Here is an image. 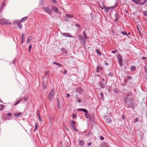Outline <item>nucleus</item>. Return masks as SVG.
<instances>
[{"label":"nucleus","mask_w":147,"mask_h":147,"mask_svg":"<svg viewBox=\"0 0 147 147\" xmlns=\"http://www.w3.org/2000/svg\"><path fill=\"white\" fill-rule=\"evenodd\" d=\"M5 1H3L2 2L0 7V10H1L3 9L5 5Z\"/></svg>","instance_id":"dca6fc26"},{"label":"nucleus","mask_w":147,"mask_h":147,"mask_svg":"<svg viewBox=\"0 0 147 147\" xmlns=\"http://www.w3.org/2000/svg\"><path fill=\"white\" fill-rule=\"evenodd\" d=\"M19 23V22H18V20H16L14 21L13 22V25H16V24H18V23Z\"/></svg>","instance_id":"49530a36"},{"label":"nucleus","mask_w":147,"mask_h":147,"mask_svg":"<svg viewBox=\"0 0 147 147\" xmlns=\"http://www.w3.org/2000/svg\"><path fill=\"white\" fill-rule=\"evenodd\" d=\"M88 111H87V112L85 113L84 114V115L85 117L86 118H89V115H88Z\"/></svg>","instance_id":"f704fd0d"},{"label":"nucleus","mask_w":147,"mask_h":147,"mask_svg":"<svg viewBox=\"0 0 147 147\" xmlns=\"http://www.w3.org/2000/svg\"><path fill=\"white\" fill-rule=\"evenodd\" d=\"M26 35V34L24 33H22V34L21 36V40H23L25 41V36Z\"/></svg>","instance_id":"a878e982"},{"label":"nucleus","mask_w":147,"mask_h":147,"mask_svg":"<svg viewBox=\"0 0 147 147\" xmlns=\"http://www.w3.org/2000/svg\"><path fill=\"white\" fill-rule=\"evenodd\" d=\"M7 21L5 19H0V24L1 25H6Z\"/></svg>","instance_id":"6e6552de"},{"label":"nucleus","mask_w":147,"mask_h":147,"mask_svg":"<svg viewBox=\"0 0 147 147\" xmlns=\"http://www.w3.org/2000/svg\"><path fill=\"white\" fill-rule=\"evenodd\" d=\"M107 81H105L104 79L102 78H100L99 81V85L101 88H105V85L106 84Z\"/></svg>","instance_id":"f257e3e1"},{"label":"nucleus","mask_w":147,"mask_h":147,"mask_svg":"<svg viewBox=\"0 0 147 147\" xmlns=\"http://www.w3.org/2000/svg\"><path fill=\"white\" fill-rule=\"evenodd\" d=\"M108 75L110 77H113L114 76L112 72H110L108 74Z\"/></svg>","instance_id":"79ce46f5"},{"label":"nucleus","mask_w":147,"mask_h":147,"mask_svg":"<svg viewBox=\"0 0 147 147\" xmlns=\"http://www.w3.org/2000/svg\"><path fill=\"white\" fill-rule=\"evenodd\" d=\"M8 117H11L12 116V114L11 113H8L7 114Z\"/></svg>","instance_id":"4d7b16f0"},{"label":"nucleus","mask_w":147,"mask_h":147,"mask_svg":"<svg viewBox=\"0 0 147 147\" xmlns=\"http://www.w3.org/2000/svg\"><path fill=\"white\" fill-rule=\"evenodd\" d=\"M23 99L24 101H26L28 100V98L26 96H24Z\"/></svg>","instance_id":"5fc2aeb1"},{"label":"nucleus","mask_w":147,"mask_h":147,"mask_svg":"<svg viewBox=\"0 0 147 147\" xmlns=\"http://www.w3.org/2000/svg\"><path fill=\"white\" fill-rule=\"evenodd\" d=\"M79 40L81 43L84 45L86 44L85 38L82 35H79L78 36Z\"/></svg>","instance_id":"20e7f679"},{"label":"nucleus","mask_w":147,"mask_h":147,"mask_svg":"<svg viewBox=\"0 0 147 147\" xmlns=\"http://www.w3.org/2000/svg\"><path fill=\"white\" fill-rule=\"evenodd\" d=\"M114 17L115 18L114 21L115 22H116L118 20L119 16L117 13H116L114 15Z\"/></svg>","instance_id":"ddd939ff"},{"label":"nucleus","mask_w":147,"mask_h":147,"mask_svg":"<svg viewBox=\"0 0 147 147\" xmlns=\"http://www.w3.org/2000/svg\"><path fill=\"white\" fill-rule=\"evenodd\" d=\"M53 64L54 65H56L60 67H62V65L61 64L56 62H53Z\"/></svg>","instance_id":"5701e85b"},{"label":"nucleus","mask_w":147,"mask_h":147,"mask_svg":"<svg viewBox=\"0 0 147 147\" xmlns=\"http://www.w3.org/2000/svg\"><path fill=\"white\" fill-rule=\"evenodd\" d=\"M83 34L84 36V38H85L86 39H87V35L86 34V33L85 31H84L83 32Z\"/></svg>","instance_id":"e433bc0d"},{"label":"nucleus","mask_w":147,"mask_h":147,"mask_svg":"<svg viewBox=\"0 0 147 147\" xmlns=\"http://www.w3.org/2000/svg\"><path fill=\"white\" fill-rule=\"evenodd\" d=\"M89 119H90V122H94V120L93 118V117H92V116L90 114L89 115Z\"/></svg>","instance_id":"4be33fe9"},{"label":"nucleus","mask_w":147,"mask_h":147,"mask_svg":"<svg viewBox=\"0 0 147 147\" xmlns=\"http://www.w3.org/2000/svg\"><path fill=\"white\" fill-rule=\"evenodd\" d=\"M119 64L122 67L123 66V64L122 63V62H118Z\"/></svg>","instance_id":"052dcab7"},{"label":"nucleus","mask_w":147,"mask_h":147,"mask_svg":"<svg viewBox=\"0 0 147 147\" xmlns=\"http://www.w3.org/2000/svg\"><path fill=\"white\" fill-rule=\"evenodd\" d=\"M77 90L79 93H81L83 91V90L81 87H80L77 89Z\"/></svg>","instance_id":"bb28decb"},{"label":"nucleus","mask_w":147,"mask_h":147,"mask_svg":"<svg viewBox=\"0 0 147 147\" xmlns=\"http://www.w3.org/2000/svg\"><path fill=\"white\" fill-rule=\"evenodd\" d=\"M28 18L27 16H26L22 18L19 21V22H24Z\"/></svg>","instance_id":"a211bd4d"},{"label":"nucleus","mask_w":147,"mask_h":147,"mask_svg":"<svg viewBox=\"0 0 147 147\" xmlns=\"http://www.w3.org/2000/svg\"><path fill=\"white\" fill-rule=\"evenodd\" d=\"M72 117L73 119H76L77 117V115L75 113H73L72 114Z\"/></svg>","instance_id":"72a5a7b5"},{"label":"nucleus","mask_w":147,"mask_h":147,"mask_svg":"<svg viewBox=\"0 0 147 147\" xmlns=\"http://www.w3.org/2000/svg\"><path fill=\"white\" fill-rule=\"evenodd\" d=\"M147 0H143V2H142L141 3H140V5H143L144 4L147 2Z\"/></svg>","instance_id":"58836bf2"},{"label":"nucleus","mask_w":147,"mask_h":147,"mask_svg":"<svg viewBox=\"0 0 147 147\" xmlns=\"http://www.w3.org/2000/svg\"><path fill=\"white\" fill-rule=\"evenodd\" d=\"M78 100L77 101L78 102H80L82 101H83V100H81L80 98H79L77 100Z\"/></svg>","instance_id":"0e129e2a"},{"label":"nucleus","mask_w":147,"mask_h":147,"mask_svg":"<svg viewBox=\"0 0 147 147\" xmlns=\"http://www.w3.org/2000/svg\"><path fill=\"white\" fill-rule=\"evenodd\" d=\"M76 123V122L74 121H72L70 122V124L71 125H74Z\"/></svg>","instance_id":"4c0bfd02"},{"label":"nucleus","mask_w":147,"mask_h":147,"mask_svg":"<svg viewBox=\"0 0 147 147\" xmlns=\"http://www.w3.org/2000/svg\"><path fill=\"white\" fill-rule=\"evenodd\" d=\"M20 22L19 21V23H18L17 25L19 28L20 29L22 28V24L20 23Z\"/></svg>","instance_id":"473e14b6"},{"label":"nucleus","mask_w":147,"mask_h":147,"mask_svg":"<svg viewBox=\"0 0 147 147\" xmlns=\"http://www.w3.org/2000/svg\"><path fill=\"white\" fill-rule=\"evenodd\" d=\"M20 101H19L18 100L14 104V106H16L18 104H19L20 102Z\"/></svg>","instance_id":"09e8293b"},{"label":"nucleus","mask_w":147,"mask_h":147,"mask_svg":"<svg viewBox=\"0 0 147 147\" xmlns=\"http://www.w3.org/2000/svg\"><path fill=\"white\" fill-rule=\"evenodd\" d=\"M131 76H127V78H126V79H128L130 80L131 79Z\"/></svg>","instance_id":"13d9d810"},{"label":"nucleus","mask_w":147,"mask_h":147,"mask_svg":"<svg viewBox=\"0 0 147 147\" xmlns=\"http://www.w3.org/2000/svg\"><path fill=\"white\" fill-rule=\"evenodd\" d=\"M51 9L53 11L55 12L56 13H58V8L55 6H52L51 7Z\"/></svg>","instance_id":"9d476101"},{"label":"nucleus","mask_w":147,"mask_h":147,"mask_svg":"<svg viewBox=\"0 0 147 147\" xmlns=\"http://www.w3.org/2000/svg\"><path fill=\"white\" fill-rule=\"evenodd\" d=\"M104 11L106 13H108L109 11V10L107 7L105 8Z\"/></svg>","instance_id":"a19ab883"},{"label":"nucleus","mask_w":147,"mask_h":147,"mask_svg":"<svg viewBox=\"0 0 147 147\" xmlns=\"http://www.w3.org/2000/svg\"><path fill=\"white\" fill-rule=\"evenodd\" d=\"M132 2L136 4L140 5V0H131Z\"/></svg>","instance_id":"f3484780"},{"label":"nucleus","mask_w":147,"mask_h":147,"mask_svg":"<svg viewBox=\"0 0 147 147\" xmlns=\"http://www.w3.org/2000/svg\"><path fill=\"white\" fill-rule=\"evenodd\" d=\"M144 15L145 16H147V10H146L144 12H143Z\"/></svg>","instance_id":"8fccbe9b"},{"label":"nucleus","mask_w":147,"mask_h":147,"mask_svg":"<svg viewBox=\"0 0 147 147\" xmlns=\"http://www.w3.org/2000/svg\"><path fill=\"white\" fill-rule=\"evenodd\" d=\"M121 33L124 35H128V34L127 33H126L125 31H122L121 32Z\"/></svg>","instance_id":"37998d69"},{"label":"nucleus","mask_w":147,"mask_h":147,"mask_svg":"<svg viewBox=\"0 0 147 147\" xmlns=\"http://www.w3.org/2000/svg\"><path fill=\"white\" fill-rule=\"evenodd\" d=\"M75 26L79 29H81L80 26L79 24H75Z\"/></svg>","instance_id":"a18cd8bd"},{"label":"nucleus","mask_w":147,"mask_h":147,"mask_svg":"<svg viewBox=\"0 0 147 147\" xmlns=\"http://www.w3.org/2000/svg\"><path fill=\"white\" fill-rule=\"evenodd\" d=\"M100 96H101V99L102 100H104V95L103 93L102 92H101L100 93Z\"/></svg>","instance_id":"ea45409f"},{"label":"nucleus","mask_w":147,"mask_h":147,"mask_svg":"<svg viewBox=\"0 0 147 147\" xmlns=\"http://www.w3.org/2000/svg\"><path fill=\"white\" fill-rule=\"evenodd\" d=\"M42 87L44 89L46 88L47 86V84L46 82H44L42 83Z\"/></svg>","instance_id":"412c9836"},{"label":"nucleus","mask_w":147,"mask_h":147,"mask_svg":"<svg viewBox=\"0 0 147 147\" xmlns=\"http://www.w3.org/2000/svg\"><path fill=\"white\" fill-rule=\"evenodd\" d=\"M77 111H83L85 113L87 112V110L84 108H79L77 109Z\"/></svg>","instance_id":"2eb2a0df"},{"label":"nucleus","mask_w":147,"mask_h":147,"mask_svg":"<svg viewBox=\"0 0 147 147\" xmlns=\"http://www.w3.org/2000/svg\"><path fill=\"white\" fill-rule=\"evenodd\" d=\"M96 68H97V69H98L99 70L103 71V68L101 66H97Z\"/></svg>","instance_id":"2f4dec72"},{"label":"nucleus","mask_w":147,"mask_h":147,"mask_svg":"<svg viewBox=\"0 0 147 147\" xmlns=\"http://www.w3.org/2000/svg\"><path fill=\"white\" fill-rule=\"evenodd\" d=\"M62 35L65 36H66L67 37H70V38H74V37L73 36L70 35V34L69 33H64L62 34Z\"/></svg>","instance_id":"f8f14e48"},{"label":"nucleus","mask_w":147,"mask_h":147,"mask_svg":"<svg viewBox=\"0 0 147 147\" xmlns=\"http://www.w3.org/2000/svg\"><path fill=\"white\" fill-rule=\"evenodd\" d=\"M144 69L145 70V71L146 73H147V69L146 68V66H145L144 67Z\"/></svg>","instance_id":"69168bd1"},{"label":"nucleus","mask_w":147,"mask_h":147,"mask_svg":"<svg viewBox=\"0 0 147 147\" xmlns=\"http://www.w3.org/2000/svg\"><path fill=\"white\" fill-rule=\"evenodd\" d=\"M67 73V71L66 70H65L63 72V74L64 75L66 74Z\"/></svg>","instance_id":"6e6d98bb"},{"label":"nucleus","mask_w":147,"mask_h":147,"mask_svg":"<svg viewBox=\"0 0 147 147\" xmlns=\"http://www.w3.org/2000/svg\"><path fill=\"white\" fill-rule=\"evenodd\" d=\"M54 91L53 90H52L50 92L47 96V98L49 101L51 102L54 97Z\"/></svg>","instance_id":"7ed1b4c3"},{"label":"nucleus","mask_w":147,"mask_h":147,"mask_svg":"<svg viewBox=\"0 0 147 147\" xmlns=\"http://www.w3.org/2000/svg\"><path fill=\"white\" fill-rule=\"evenodd\" d=\"M44 3L43 0H40L39 2V4L40 5H42Z\"/></svg>","instance_id":"de8ad7c7"},{"label":"nucleus","mask_w":147,"mask_h":147,"mask_svg":"<svg viewBox=\"0 0 147 147\" xmlns=\"http://www.w3.org/2000/svg\"><path fill=\"white\" fill-rule=\"evenodd\" d=\"M101 147H110L108 143L106 142H102L101 144Z\"/></svg>","instance_id":"1a4fd4ad"},{"label":"nucleus","mask_w":147,"mask_h":147,"mask_svg":"<svg viewBox=\"0 0 147 147\" xmlns=\"http://www.w3.org/2000/svg\"><path fill=\"white\" fill-rule=\"evenodd\" d=\"M38 126V124L37 123H36L35 125V128L34 130V132H35V131L37 130Z\"/></svg>","instance_id":"b1692460"},{"label":"nucleus","mask_w":147,"mask_h":147,"mask_svg":"<svg viewBox=\"0 0 147 147\" xmlns=\"http://www.w3.org/2000/svg\"><path fill=\"white\" fill-rule=\"evenodd\" d=\"M139 120V119L138 118H136L134 120V123H136V122H138Z\"/></svg>","instance_id":"3c124183"},{"label":"nucleus","mask_w":147,"mask_h":147,"mask_svg":"<svg viewBox=\"0 0 147 147\" xmlns=\"http://www.w3.org/2000/svg\"><path fill=\"white\" fill-rule=\"evenodd\" d=\"M2 118L3 119V120L4 121H5V120H9V119H7V117H4V116L3 117H2Z\"/></svg>","instance_id":"603ef678"},{"label":"nucleus","mask_w":147,"mask_h":147,"mask_svg":"<svg viewBox=\"0 0 147 147\" xmlns=\"http://www.w3.org/2000/svg\"><path fill=\"white\" fill-rule=\"evenodd\" d=\"M117 5H115L114 6H113L112 7H107L108 8L109 10L111 9V8H112V9H114V8Z\"/></svg>","instance_id":"c9c22d12"},{"label":"nucleus","mask_w":147,"mask_h":147,"mask_svg":"<svg viewBox=\"0 0 147 147\" xmlns=\"http://www.w3.org/2000/svg\"><path fill=\"white\" fill-rule=\"evenodd\" d=\"M22 113H16L14 114V116L16 117H19L21 115Z\"/></svg>","instance_id":"cd10ccee"},{"label":"nucleus","mask_w":147,"mask_h":147,"mask_svg":"<svg viewBox=\"0 0 147 147\" xmlns=\"http://www.w3.org/2000/svg\"><path fill=\"white\" fill-rule=\"evenodd\" d=\"M71 127H72L73 130L75 131L76 132H77V130L76 129V127L75 125H71Z\"/></svg>","instance_id":"c85d7f7f"},{"label":"nucleus","mask_w":147,"mask_h":147,"mask_svg":"<svg viewBox=\"0 0 147 147\" xmlns=\"http://www.w3.org/2000/svg\"><path fill=\"white\" fill-rule=\"evenodd\" d=\"M136 103L135 102H132L129 103V104H128V105H125V106L127 108L131 107L132 109L134 110V107L136 106Z\"/></svg>","instance_id":"39448f33"},{"label":"nucleus","mask_w":147,"mask_h":147,"mask_svg":"<svg viewBox=\"0 0 147 147\" xmlns=\"http://www.w3.org/2000/svg\"><path fill=\"white\" fill-rule=\"evenodd\" d=\"M61 51H63L64 52H65L66 53H67V52L66 49H65L63 48H62L61 49Z\"/></svg>","instance_id":"c03bdc74"},{"label":"nucleus","mask_w":147,"mask_h":147,"mask_svg":"<svg viewBox=\"0 0 147 147\" xmlns=\"http://www.w3.org/2000/svg\"><path fill=\"white\" fill-rule=\"evenodd\" d=\"M136 69V67L134 66H131L130 67V70L131 71H134Z\"/></svg>","instance_id":"aec40b11"},{"label":"nucleus","mask_w":147,"mask_h":147,"mask_svg":"<svg viewBox=\"0 0 147 147\" xmlns=\"http://www.w3.org/2000/svg\"><path fill=\"white\" fill-rule=\"evenodd\" d=\"M32 46L31 45H30L28 47L29 51V52H30V51L31 49L32 48Z\"/></svg>","instance_id":"864d4df0"},{"label":"nucleus","mask_w":147,"mask_h":147,"mask_svg":"<svg viewBox=\"0 0 147 147\" xmlns=\"http://www.w3.org/2000/svg\"><path fill=\"white\" fill-rule=\"evenodd\" d=\"M117 58L118 60V62H123L122 57L121 55L120 54L118 55Z\"/></svg>","instance_id":"9b49d317"},{"label":"nucleus","mask_w":147,"mask_h":147,"mask_svg":"<svg viewBox=\"0 0 147 147\" xmlns=\"http://www.w3.org/2000/svg\"><path fill=\"white\" fill-rule=\"evenodd\" d=\"M43 9L45 12L49 14H51L52 13V11L49 7H44Z\"/></svg>","instance_id":"423d86ee"},{"label":"nucleus","mask_w":147,"mask_h":147,"mask_svg":"<svg viewBox=\"0 0 147 147\" xmlns=\"http://www.w3.org/2000/svg\"><path fill=\"white\" fill-rule=\"evenodd\" d=\"M104 118L107 123H110L111 122V119L108 116L105 115L104 117Z\"/></svg>","instance_id":"0eeeda50"},{"label":"nucleus","mask_w":147,"mask_h":147,"mask_svg":"<svg viewBox=\"0 0 147 147\" xmlns=\"http://www.w3.org/2000/svg\"><path fill=\"white\" fill-rule=\"evenodd\" d=\"M23 99V98L22 97H20L19 98V100H18L19 101H20V102L22 101Z\"/></svg>","instance_id":"e2e57ef3"},{"label":"nucleus","mask_w":147,"mask_h":147,"mask_svg":"<svg viewBox=\"0 0 147 147\" xmlns=\"http://www.w3.org/2000/svg\"><path fill=\"white\" fill-rule=\"evenodd\" d=\"M129 96L128 95L124 98V101L125 103V105H128V104L133 102L134 101L133 99L132 98L129 97Z\"/></svg>","instance_id":"f03ea898"},{"label":"nucleus","mask_w":147,"mask_h":147,"mask_svg":"<svg viewBox=\"0 0 147 147\" xmlns=\"http://www.w3.org/2000/svg\"><path fill=\"white\" fill-rule=\"evenodd\" d=\"M75 99L77 100L79 98H78V95L76 94V97H75Z\"/></svg>","instance_id":"774afa93"},{"label":"nucleus","mask_w":147,"mask_h":147,"mask_svg":"<svg viewBox=\"0 0 147 147\" xmlns=\"http://www.w3.org/2000/svg\"><path fill=\"white\" fill-rule=\"evenodd\" d=\"M121 117L122 119L123 120H124L125 119V116L124 115H122Z\"/></svg>","instance_id":"680f3d73"},{"label":"nucleus","mask_w":147,"mask_h":147,"mask_svg":"<svg viewBox=\"0 0 147 147\" xmlns=\"http://www.w3.org/2000/svg\"><path fill=\"white\" fill-rule=\"evenodd\" d=\"M64 20L66 22H68L69 21V20L68 18L67 17L65 18Z\"/></svg>","instance_id":"bf43d9fd"},{"label":"nucleus","mask_w":147,"mask_h":147,"mask_svg":"<svg viewBox=\"0 0 147 147\" xmlns=\"http://www.w3.org/2000/svg\"><path fill=\"white\" fill-rule=\"evenodd\" d=\"M32 39V37L31 36H30L28 38L27 40V43H29L30 42L31 40Z\"/></svg>","instance_id":"393cba45"},{"label":"nucleus","mask_w":147,"mask_h":147,"mask_svg":"<svg viewBox=\"0 0 147 147\" xmlns=\"http://www.w3.org/2000/svg\"><path fill=\"white\" fill-rule=\"evenodd\" d=\"M96 51L97 54L99 56L101 55V53L100 51L98 49H96Z\"/></svg>","instance_id":"c756f323"},{"label":"nucleus","mask_w":147,"mask_h":147,"mask_svg":"<svg viewBox=\"0 0 147 147\" xmlns=\"http://www.w3.org/2000/svg\"><path fill=\"white\" fill-rule=\"evenodd\" d=\"M79 144L81 146H83L84 144V142L82 140H80L79 142Z\"/></svg>","instance_id":"7c9ffc66"},{"label":"nucleus","mask_w":147,"mask_h":147,"mask_svg":"<svg viewBox=\"0 0 147 147\" xmlns=\"http://www.w3.org/2000/svg\"><path fill=\"white\" fill-rule=\"evenodd\" d=\"M65 15L67 18H73L74 17V16L72 14H69L68 13H66Z\"/></svg>","instance_id":"6ab92c4d"},{"label":"nucleus","mask_w":147,"mask_h":147,"mask_svg":"<svg viewBox=\"0 0 147 147\" xmlns=\"http://www.w3.org/2000/svg\"><path fill=\"white\" fill-rule=\"evenodd\" d=\"M57 107L59 109H60L61 108V107L60 106V102L59 99V98L58 97L57 98Z\"/></svg>","instance_id":"4468645a"},{"label":"nucleus","mask_w":147,"mask_h":147,"mask_svg":"<svg viewBox=\"0 0 147 147\" xmlns=\"http://www.w3.org/2000/svg\"><path fill=\"white\" fill-rule=\"evenodd\" d=\"M100 139L101 140H103L104 139V138L103 136H101L100 137Z\"/></svg>","instance_id":"338daca9"}]
</instances>
